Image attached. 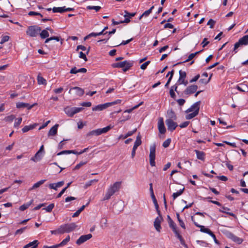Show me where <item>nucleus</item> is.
Returning <instances> with one entry per match:
<instances>
[{"label": "nucleus", "mask_w": 248, "mask_h": 248, "mask_svg": "<svg viewBox=\"0 0 248 248\" xmlns=\"http://www.w3.org/2000/svg\"><path fill=\"white\" fill-rule=\"evenodd\" d=\"M121 182H116L113 184L111 185L108 188L103 200H109L115 193L118 192L121 188Z\"/></svg>", "instance_id": "nucleus-1"}, {"label": "nucleus", "mask_w": 248, "mask_h": 248, "mask_svg": "<svg viewBox=\"0 0 248 248\" xmlns=\"http://www.w3.org/2000/svg\"><path fill=\"white\" fill-rule=\"evenodd\" d=\"M60 232L61 233H68L74 231L77 227V225L75 223H71L69 224H64L61 225Z\"/></svg>", "instance_id": "nucleus-2"}, {"label": "nucleus", "mask_w": 248, "mask_h": 248, "mask_svg": "<svg viewBox=\"0 0 248 248\" xmlns=\"http://www.w3.org/2000/svg\"><path fill=\"white\" fill-rule=\"evenodd\" d=\"M41 31V29L40 27L35 25L31 26L28 27L26 33L29 36L34 37L37 36Z\"/></svg>", "instance_id": "nucleus-3"}, {"label": "nucleus", "mask_w": 248, "mask_h": 248, "mask_svg": "<svg viewBox=\"0 0 248 248\" xmlns=\"http://www.w3.org/2000/svg\"><path fill=\"white\" fill-rule=\"evenodd\" d=\"M111 127L110 125L107 126L103 128H99L95 130H92L87 134V136H98L103 133H107L108 131Z\"/></svg>", "instance_id": "nucleus-4"}, {"label": "nucleus", "mask_w": 248, "mask_h": 248, "mask_svg": "<svg viewBox=\"0 0 248 248\" xmlns=\"http://www.w3.org/2000/svg\"><path fill=\"white\" fill-rule=\"evenodd\" d=\"M83 109V108L67 107L64 108V111L68 116L72 117L74 115L80 112Z\"/></svg>", "instance_id": "nucleus-5"}, {"label": "nucleus", "mask_w": 248, "mask_h": 248, "mask_svg": "<svg viewBox=\"0 0 248 248\" xmlns=\"http://www.w3.org/2000/svg\"><path fill=\"white\" fill-rule=\"evenodd\" d=\"M155 148L156 145L155 143L151 145L150 147V164L152 166H155Z\"/></svg>", "instance_id": "nucleus-6"}, {"label": "nucleus", "mask_w": 248, "mask_h": 248, "mask_svg": "<svg viewBox=\"0 0 248 248\" xmlns=\"http://www.w3.org/2000/svg\"><path fill=\"white\" fill-rule=\"evenodd\" d=\"M248 45V34L245 35L243 37L241 38L238 42H236L234 44V51H235V53L237 52L236 50L239 47L242 45Z\"/></svg>", "instance_id": "nucleus-7"}, {"label": "nucleus", "mask_w": 248, "mask_h": 248, "mask_svg": "<svg viewBox=\"0 0 248 248\" xmlns=\"http://www.w3.org/2000/svg\"><path fill=\"white\" fill-rule=\"evenodd\" d=\"M166 124L167 126L168 130L170 131H173L178 126L177 124L174 122V120L170 119H167L166 120Z\"/></svg>", "instance_id": "nucleus-8"}, {"label": "nucleus", "mask_w": 248, "mask_h": 248, "mask_svg": "<svg viewBox=\"0 0 248 248\" xmlns=\"http://www.w3.org/2000/svg\"><path fill=\"white\" fill-rule=\"evenodd\" d=\"M141 144V137L140 135H139L137 138L136 140L134 142V145L132 149V151L131 153V157L132 158H134L136 154V151L137 148Z\"/></svg>", "instance_id": "nucleus-9"}, {"label": "nucleus", "mask_w": 248, "mask_h": 248, "mask_svg": "<svg viewBox=\"0 0 248 248\" xmlns=\"http://www.w3.org/2000/svg\"><path fill=\"white\" fill-rule=\"evenodd\" d=\"M179 78L176 84H177V85L184 84L185 85H186L188 82L187 81L185 80V78L186 76V72L183 71L181 70L179 71Z\"/></svg>", "instance_id": "nucleus-10"}, {"label": "nucleus", "mask_w": 248, "mask_h": 248, "mask_svg": "<svg viewBox=\"0 0 248 248\" xmlns=\"http://www.w3.org/2000/svg\"><path fill=\"white\" fill-rule=\"evenodd\" d=\"M163 220V218L161 215V213H160V215H158L155 220L154 222V225L155 229V230L158 232H160L161 227L160 225L161 221Z\"/></svg>", "instance_id": "nucleus-11"}, {"label": "nucleus", "mask_w": 248, "mask_h": 248, "mask_svg": "<svg viewBox=\"0 0 248 248\" xmlns=\"http://www.w3.org/2000/svg\"><path fill=\"white\" fill-rule=\"evenodd\" d=\"M201 104L200 101H198L193 104L189 108H188L186 112L188 113L190 112H199L200 109V105Z\"/></svg>", "instance_id": "nucleus-12"}, {"label": "nucleus", "mask_w": 248, "mask_h": 248, "mask_svg": "<svg viewBox=\"0 0 248 248\" xmlns=\"http://www.w3.org/2000/svg\"><path fill=\"white\" fill-rule=\"evenodd\" d=\"M92 237V235L90 233L81 235L76 241V244L80 245L86 241L89 240Z\"/></svg>", "instance_id": "nucleus-13"}, {"label": "nucleus", "mask_w": 248, "mask_h": 248, "mask_svg": "<svg viewBox=\"0 0 248 248\" xmlns=\"http://www.w3.org/2000/svg\"><path fill=\"white\" fill-rule=\"evenodd\" d=\"M191 220L193 221L194 225L196 227L200 228L201 232H202L208 233L209 235H210V234L212 232L209 229L206 228H205V227L204 226L199 225L196 222H195L194 220V217L193 216L191 217Z\"/></svg>", "instance_id": "nucleus-14"}, {"label": "nucleus", "mask_w": 248, "mask_h": 248, "mask_svg": "<svg viewBox=\"0 0 248 248\" xmlns=\"http://www.w3.org/2000/svg\"><path fill=\"white\" fill-rule=\"evenodd\" d=\"M112 103H106L103 104H100L95 106L92 108L93 111H101L112 106Z\"/></svg>", "instance_id": "nucleus-15"}, {"label": "nucleus", "mask_w": 248, "mask_h": 248, "mask_svg": "<svg viewBox=\"0 0 248 248\" xmlns=\"http://www.w3.org/2000/svg\"><path fill=\"white\" fill-rule=\"evenodd\" d=\"M158 129L161 134H164L166 132V128L164 125L163 119L160 117L158 122Z\"/></svg>", "instance_id": "nucleus-16"}, {"label": "nucleus", "mask_w": 248, "mask_h": 248, "mask_svg": "<svg viewBox=\"0 0 248 248\" xmlns=\"http://www.w3.org/2000/svg\"><path fill=\"white\" fill-rule=\"evenodd\" d=\"M198 86L197 85H191L186 88L184 91V93L186 95L194 93L197 90Z\"/></svg>", "instance_id": "nucleus-17"}, {"label": "nucleus", "mask_w": 248, "mask_h": 248, "mask_svg": "<svg viewBox=\"0 0 248 248\" xmlns=\"http://www.w3.org/2000/svg\"><path fill=\"white\" fill-rule=\"evenodd\" d=\"M228 237L238 244H241L243 242L242 238L237 237L232 233H229L228 234Z\"/></svg>", "instance_id": "nucleus-18"}, {"label": "nucleus", "mask_w": 248, "mask_h": 248, "mask_svg": "<svg viewBox=\"0 0 248 248\" xmlns=\"http://www.w3.org/2000/svg\"><path fill=\"white\" fill-rule=\"evenodd\" d=\"M72 90H75L76 94L79 96H82L84 94V93L83 89H82V88L78 87H75L71 88L70 89V90L69 91V93H71V91Z\"/></svg>", "instance_id": "nucleus-19"}, {"label": "nucleus", "mask_w": 248, "mask_h": 248, "mask_svg": "<svg viewBox=\"0 0 248 248\" xmlns=\"http://www.w3.org/2000/svg\"><path fill=\"white\" fill-rule=\"evenodd\" d=\"M43 155L44 154L43 153L37 152L34 156L31 158V160L34 162H38L42 159Z\"/></svg>", "instance_id": "nucleus-20"}, {"label": "nucleus", "mask_w": 248, "mask_h": 248, "mask_svg": "<svg viewBox=\"0 0 248 248\" xmlns=\"http://www.w3.org/2000/svg\"><path fill=\"white\" fill-rule=\"evenodd\" d=\"M177 88H178V85L177 84H176L174 86H172L171 87L170 90V94L171 98L175 99L176 97V95L174 93V92H177Z\"/></svg>", "instance_id": "nucleus-21"}, {"label": "nucleus", "mask_w": 248, "mask_h": 248, "mask_svg": "<svg viewBox=\"0 0 248 248\" xmlns=\"http://www.w3.org/2000/svg\"><path fill=\"white\" fill-rule=\"evenodd\" d=\"M59 126L58 124H56L53 127H52L49 130L48 136H55L57 133L58 127Z\"/></svg>", "instance_id": "nucleus-22"}, {"label": "nucleus", "mask_w": 248, "mask_h": 248, "mask_svg": "<svg viewBox=\"0 0 248 248\" xmlns=\"http://www.w3.org/2000/svg\"><path fill=\"white\" fill-rule=\"evenodd\" d=\"M194 152L196 154L197 158L201 160H204L205 159V153L202 151H200L197 150H195Z\"/></svg>", "instance_id": "nucleus-23"}, {"label": "nucleus", "mask_w": 248, "mask_h": 248, "mask_svg": "<svg viewBox=\"0 0 248 248\" xmlns=\"http://www.w3.org/2000/svg\"><path fill=\"white\" fill-rule=\"evenodd\" d=\"M167 116L169 118L168 119H170L172 120H176L177 119V117L174 112L172 109L168 110Z\"/></svg>", "instance_id": "nucleus-24"}, {"label": "nucleus", "mask_w": 248, "mask_h": 248, "mask_svg": "<svg viewBox=\"0 0 248 248\" xmlns=\"http://www.w3.org/2000/svg\"><path fill=\"white\" fill-rule=\"evenodd\" d=\"M38 244V243L37 240H34L33 241L25 245L23 248H36Z\"/></svg>", "instance_id": "nucleus-25"}, {"label": "nucleus", "mask_w": 248, "mask_h": 248, "mask_svg": "<svg viewBox=\"0 0 248 248\" xmlns=\"http://www.w3.org/2000/svg\"><path fill=\"white\" fill-rule=\"evenodd\" d=\"M36 125H37L36 124H33L30 125H26L22 129V131L23 133L27 132L29 131V130L34 129L36 127Z\"/></svg>", "instance_id": "nucleus-26"}, {"label": "nucleus", "mask_w": 248, "mask_h": 248, "mask_svg": "<svg viewBox=\"0 0 248 248\" xmlns=\"http://www.w3.org/2000/svg\"><path fill=\"white\" fill-rule=\"evenodd\" d=\"M169 226L172 229L174 233H177L178 232L177 230L176 225L172 220L168 221Z\"/></svg>", "instance_id": "nucleus-27"}, {"label": "nucleus", "mask_w": 248, "mask_h": 248, "mask_svg": "<svg viewBox=\"0 0 248 248\" xmlns=\"http://www.w3.org/2000/svg\"><path fill=\"white\" fill-rule=\"evenodd\" d=\"M33 200H31L30 201V202L25 203L23 205L20 206L19 207V210L20 211L25 210L33 203Z\"/></svg>", "instance_id": "nucleus-28"}, {"label": "nucleus", "mask_w": 248, "mask_h": 248, "mask_svg": "<svg viewBox=\"0 0 248 248\" xmlns=\"http://www.w3.org/2000/svg\"><path fill=\"white\" fill-rule=\"evenodd\" d=\"M45 181H46V180H41L38 181L36 183L34 184L33 185V186H32V187L30 188L29 190H31L33 189H35L36 188L39 187L41 185L44 184Z\"/></svg>", "instance_id": "nucleus-29"}, {"label": "nucleus", "mask_w": 248, "mask_h": 248, "mask_svg": "<svg viewBox=\"0 0 248 248\" xmlns=\"http://www.w3.org/2000/svg\"><path fill=\"white\" fill-rule=\"evenodd\" d=\"M39 34L42 39L46 38L49 36L48 31L46 30H43L41 32H40Z\"/></svg>", "instance_id": "nucleus-30"}, {"label": "nucleus", "mask_w": 248, "mask_h": 248, "mask_svg": "<svg viewBox=\"0 0 248 248\" xmlns=\"http://www.w3.org/2000/svg\"><path fill=\"white\" fill-rule=\"evenodd\" d=\"M177 237L179 239L181 244L184 246L185 248H187V245L186 244L184 240L181 236V235L179 234V232H177V233H175Z\"/></svg>", "instance_id": "nucleus-31"}, {"label": "nucleus", "mask_w": 248, "mask_h": 248, "mask_svg": "<svg viewBox=\"0 0 248 248\" xmlns=\"http://www.w3.org/2000/svg\"><path fill=\"white\" fill-rule=\"evenodd\" d=\"M65 7H53L52 8V11L54 13H63L65 12L64 10Z\"/></svg>", "instance_id": "nucleus-32"}, {"label": "nucleus", "mask_w": 248, "mask_h": 248, "mask_svg": "<svg viewBox=\"0 0 248 248\" xmlns=\"http://www.w3.org/2000/svg\"><path fill=\"white\" fill-rule=\"evenodd\" d=\"M152 197V198L153 199V202H154V203L155 204V209L156 210L157 214H158V215H160V211L159 209V206H158V204L157 203V201H156V200L155 199V196H154V197Z\"/></svg>", "instance_id": "nucleus-33"}, {"label": "nucleus", "mask_w": 248, "mask_h": 248, "mask_svg": "<svg viewBox=\"0 0 248 248\" xmlns=\"http://www.w3.org/2000/svg\"><path fill=\"white\" fill-rule=\"evenodd\" d=\"M70 240V236L68 235L64 240H63L60 244H57L58 247H62L66 244Z\"/></svg>", "instance_id": "nucleus-34"}, {"label": "nucleus", "mask_w": 248, "mask_h": 248, "mask_svg": "<svg viewBox=\"0 0 248 248\" xmlns=\"http://www.w3.org/2000/svg\"><path fill=\"white\" fill-rule=\"evenodd\" d=\"M116 29H114L111 31L108 32V38L100 40L98 42H104L105 43H107V41H108V40L110 38V36L109 35L110 34H114L116 32Z\"/></svg>", "instance_id": "nucleus-35"}, {"label": "nucleus", "mask_w": 248, "mask_h": 248, "mask_svg": "<svg viewBox=\"0 0 248 248\" xmlns=\"http://www.w3.org/2000/svg\"><path fill=\"white\" fill-rule=\"evenodd\" d=\"M107 222L108 220L107 218H102L101 220V227L103 229L106 228L108 226Z\"/></svg>", "instance_id": "nucleus-36"}, {"label": "nucleus", "mask_w": 248, "mask_h": 248, "mask_svg": "<svg viewBox=\"0 0 248 248\" xmlns=\"http://www.w3.org/2000/svg\"><path fill=\"white\" fill-rule=\"evenodd\" d=\"M184 190V188H183L182 189H180L179 191H178L176 192L173 193L172 194V197H173V200H175L178 196H179L181 194H182V193H183Z\"/></svg>", "instance_id": "nucleus-37"}, {"label": "nucleus", "mask_w": 248, "mask_h": 248, "mask_svg": "<svg viewBox=\"0 0 248 248\" xmlns=\"http://www.w3.org/2000/svg\"><path fill=\"white\" fill-rule=\"evenodd\" d=\"M198 113L199 112H193L191 113H189L186 116V118L187 120L191 119L197 116Z\"/></svg>", "instance_id": "nucleus-38"}, {"label": "nucleus", "mask_w": 248, "mask_h": 248, "mask_svg": "<svg viewBox=\"0 0 248 248\" xmlns=\"http://www.w3.org/2000/svg\"><path fill=\"white\" fill-rule=\"evenodd\" d=\"M176 216H177V219L179 221V225L181 226V227L182 228L185 229H186L185 224L184 222H183V221L180 218L179 214L177 213Z\"/></svg>", "instance_id": "nucleus-39"}, {"label": "nucleus", "mask_w": 248, "mask_h": 248, "mask_svg": "<svg viewBox=\"0 0 248 248\" xmlns=\"http://www.w3.org/2000/svg\"><path fill=\"white\" fill-rule=\"evenodd\" d=\"M201 51H197L194 53L190 54L188 57L187 60H186L184 62H189L191 61L197 54H199Z\"/></svg>", "instance_id": "nucleus-40"}, {"label": "nucleus", "mask_w": 248, "mask_h": 248, "mask_svg": "<svg viewBox=\"0 0 248 248\" xmlns=\"http://www.w3.org/2000/svg\"><path fill=\"white\" fill-rule=\"evenodd\" d=\"M154 8V6H152L149 10L145 11L142 14V16L147 17L152 12L153 9Z\"/></svg>", "instance_id": "nucleus-41"}, {"label": "nucleus", "mask_w": 248, "mask_h": 248, "mask_svg": "<svg viewBox=\"0 0 248 248\" xmlns=\"http://www.w3.org/2000/svg\"><path fill=\"white\" fill-rule=\"evenodd\" d=\"M16 117L14 115H11L10 116H7L4 118V121L8 122H12L15 119Z\"/></svg>", "instance_id": "nucleus-42"}, {"label": "nucleus", "mask_w": 248, "mask_h": 248, "mask_svg": "<svg viewBox=\"0 0 248 248\" xmlns=\"http://www.w3.org/2000/svg\"><path fill=\"white\" fill-rule=\"evenodd\" d=\"M174 70H172L171 71V73H170V78H169L168 80V81L167 82V83H166L165 85V87L166 88H167L170 83V82L171 81V79H172V78L173 77V74H174Z\"/></svg>", "instance_id": "nucleus-43"}, {"label": "nucleus", "mask_w": 248, "mask_h": 248, "mask_svg": "<svg viewBox=\"0 0 248 248\" xmlns=\"http://www.w3.org/2000/svg\"><path fill=\"white\" fill-rule=\"evenodd\" d=\"M98 182V180H97V179H93V180H90V181L87 182L85 184V186H84V188H87L88 187H89L90 186H91L93 183H95V182Z\"/></svg>", "instance_id": "nucleus-44"}, {"label": "nucleus", "mask_w": 248, "mask_h": 248, "mask_svg": "<svg viewBox=\"0 0 248 248\" xmlns=\"http://www.w3.org/2000/svg\"><path fill=\"white\" fill-rule=\"evenodd\" d=\"M37 80L39 84H46V80L43 77L38 76Z\"/></svg>", "instance_id": "nucleus-45"}, {"label": "nucleus", "mask_w": 248, "mask_h": 248, "mask_svg": "<svg viewBox=\"0 0 248 248\" xmlns=\"http://www.w3.org/2000/svg\"><path fill=\"white\" fill-rule=\"evenodd\" d=\"M87 9L88 10H94L96 12H97L101 9V7L99 6H88Z\"/></svg>", "instance_id": "nucleus-46"}, {"label": "nucleus", "mask_w": 248, "mask_h": 248, "mask_svg": "<svg viewBox=\"0 0 248 248\" xmlns=\"http://www.w3.org/2000/svg\"><path fill=\"white\" fill-rule=\"evenodd\" d=\"M124 13L125 14L124 15V17H129V18H131L132 17H133L135 16L136 15V13H129L127 11H124Z\"/></svg>", "instance_id": "nucleus-47"}, {"label": "nucleus", "mask_w": 248, "mask_h": 248, "mask_svg": "<svg viewBox=\"0 0 248 248\" xmlns=\"http://www.w3.org/2000/svg\"><path fill=\"white\" fill-rule=\"evenodd\" d=\"M133 65V62L131 61L130 62H129L126 66L125 67H124L123 68L124 72H126L127 70H128L131 67H132Z\"/></svg>", "instance_id": "nucleus-48"}, {"label": "nucleus", "mask_w": 248, "mask_h": 248, "mask_svg": "<svg viewBox=\"0 0 248 248\" xmlns=\"http://www.w3.org/2000/svg\"><path fill=\"white\" fill-rule=\"evenodd\" d=\"M22 118H18L15 120V122L14 123V126L15 127L18 128L19 125L22 122Z\"/></svg>", "instance_id": "nucleus-49"}, {"label": "nucleus", "mask_w": 248, "mask_h": 248, "mask_svg": "<svg viewBox=\"0 0 248 248\" xmlns=\"http://www.w3.org/2000/svg\"><path fill=\"white\" fill-rule=\"evenodd\" d=\"M143 103L142 102H141L140 103L139 105H137L135 106H134V107H133L132 108H130V109H127V110H125L124 113H130L132 112V111L133 110H134V109H136L137 108H138L140 105H141Z\"/></svg>", "instance_id": "nucleus-50"}, {"label": "nucleus", "mask_w": 248, "mask_h": 248, "mask_svg": "<svg viewBox=\"0 0 248 248\" xmlns=\"http://www.w3.org/2000/svg\"><path fill=\"white\" fill-rule=\"evenodd\" d=\"M171 142V139H168L165 141H164L163 143L162 146L164 148H167L169 146L170 143Z\"/></svg>", "instance_id": "nucleus-51"}, {"label": "nucleus", "mask_w": 248, "mask_h": 248, "mask_svg": "<svg viewBox=\"0 0 248 248\" xmlns=\"http://www.w3.org/2000/svg\"><path fill=\"white\" fill-rule=\"evenodd\" d=\"M54 207V203H51L48 206H47L46 208H44L43 209H45L46 210V211L48 212H50L53 208Z\"/></svg>", "instance_id": "nucleus-52"}, {"label": "nucleus", "mask_w": 248, "mask_h": 248, "mask_svg": "<svg viewBox=\"0 0 248 248\" xmlns=\"http://www.w3.org/2000/svg\"><path fill=\"white\" fill-rule=\"evenodd\" d=\"M56 40L57 41H60V38L59 37H56V36H54V37H50V38H47L46 41H45V43H48L51 40Z\"/></svg>", "instance_id": "nucleus-53"}, {"label": "nucleus", "mask_w": 248, "mask_h": 248, "mask_svg": "<svg viewBox=\"0 0 248 248\" xmlns=\"http://www.w3.org/2000/svg\"><path fill=\"white\" fill-rule=\"evenodd\" d=\"M230 209L227 208V207H223L222 208V209H219V211L221 212H222V213H227L231 216H234V214L233 213H228L227 212V210H229Z\"/></svg>", "instance_id": "nucleus-54"}, {"label": "nucleus", "mask_w": 248, "mask_h": 248, "mask_svg": "<svg viewBox=\"0 0 248 248\" xmlns=\"http://www.w3.org/2000/svg\"><path fill=\"white\" fill-rule=\"evenodd\" d=\"M9 38H10V37L9 36H7V35L3 36L1 39L0 44H3L5 42H7L9 40Z\"/></svg>", "instance_id": "nucleus-55"}, {"label": "nucleus", "mask_w": 248, "mask_h": 248, "mask_svg": "<svg viewBox=\"0 0 248 248\" xmlns=\"http://www.w3.org/2000/svg\"><path fill=\"white\" fill-rule=\"evenodd\" d=\"M25 103L23 102H18L16 104V108H24L26 106Z\"/></svg>", "instance_id": "nucleus-56"}, {"label": "nucleus", "mask_w": 248, "mask_h": 248, "mask_svg": "<svg viewBox=\"0 0 248 248\" xmlns=\"http://www.w3.org/2000/svg\"><path fill=\"white\" fill-rule=\"evenodd\" d=\"M215 23H216V22L214 20H213L212 19H210L208 21V22L207 23V25H210V28L211 29H213L214 28Z\"/></svg>", "instance_id": "nucleus-57"}, {"label": "nucleus", "mask_w": 248, "mask_h": 248, "mask_svg": "<svg viewBox=\"0 0 248 248\" xmlns=\"http://www.w3.org/2000/svg\"><path fill=\"white\" fill-rule=\"evenodd\" d=\"M27 227H25L23 228H22L21 229H18L15 232V234H21L25 230L27 229Z\"/></svg>", "instance_id": "nucleus-58"}, {"label": "nucleus", "mask_w": 248, "mask_h": 248, "mask_svg": "<svg viewBox=\"0 0 248 248\" xmlns=\"http://www.w3.org/2000/svg\"><path fill=\"white\" fill-rule=\"evenodd\" d=\"M150 61H148L142 64L140 66V68L142 70H145L147 66L150 64Z\"/></svg>", "instance_id": "nucleus-59"}, {"label": "nucleus", "mask_w": 248, "mask_h": 248, "mask_svg": "<svg viewBox=\"0 0 248 248\" xmlns=\"http://www.w3.org/2000/svg\"><path fill=\"white\" fill-rule=\"evenodd\" d=\"M79 57L81 59H83L85 62L87 61V58L86 56V54L83 53L82 51H80L79 53Z\"/></svg>", "instance_id": "nucleus-60"}, {"label": "nucleus", "mask_w": 248, "mask_h": 248, "mask_svg": "<svg viewBox=\"0 0 248 248\" xmlns=\"http://www.w3.org/2000/svg\"><path fill=\"white\" fill-rule=\"evenodd\" d=\"M136 130H137V129L135 128L133 131H131L128 132L126 133V134L124 136V138L125 139V138H127L129 136H132L136 131Z\"/></svg>", "instance_id": "nucleus-61"}, {"label": "nucleus", "mask_w": 248, "mask_h": 248, "mask_svg": "<svg viewBox=\"0 0 248 248\" xmlns=\"http://www.w3.org/2000/svg\"><path fill=\"white\" fill-rule=\"evenodd\" d=\"M131 61H124L123 62H120V68H124L125 67L126 65L130 62Z\"/></svg>", "instance_id": "nucleus-62"}, {"label": "nucleus", "mask_w": 248, "mask_h": 248, "mask_svg": "<svg viewBox=\"0 0 248 248\" xmlns=\"http://www.w3.org/2000/svg\"><path fill=\"white\" fill-rule=\"evenodd\" d=\"M197 244H199L201 246H203V247H207L208 245V244L204 241H200L197 240Z\"/></svg>", "instance_id": "nucleus-63"}, {"label": "nucleus", "mask_w": 248, "mask_h": 248, "mask_svg": "<svg viewBox=\"0 0 248 248\" xmlns=\"http://www.w3.org/2000/svg\"><path fill=\"white\" fill-rule=\"evenodd\" d=\"M210 79H211V77L208 79H206L205 78H202L200 80V82L202 84H206L209 82Z\"/></svg>", "instance_id": "nucleus-64"}]
</instances>
